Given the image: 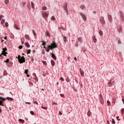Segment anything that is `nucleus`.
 Returning a JSON list of instances; mask_svg holds the SVG:
<instances>
[{"instance_id": "nucleus-1", "label": "nucleus", "mask_w": 124, "mask_h": 124, "mask_svg": "<svg viewBox=\"0 0 124 124\" xmlns=\"http://www.w3.org/2000/svg\"><path fill=\"white\" fill-rule=\"evenodd\" d=\"M57 48V44L55 43H53L51 45L47 46L46 49V52L48 53L49 51L50 50H53V49Z\"/></svg>"}, {"instance_id": "nucleus-2", "label": "nucleus", "mask_w": 124, "mask_h": 124, "mask_svg": "<svg viewBox=\"0 0 124 124\" xmlns=\"http://www.w3.org/2000/svg\"><path fill=\"white\" fill-rule=\"evenodd\" d=\"M18 60L19 62L20 63H23V62H26V59H25V57H24V56L21 57L20 55L18 56Z\"/></svg>"}, {"instance_id": "nucleus-3", "label": "nucleus", "mask_w": 124, "mask_h": 124, "mask_svg": "<svg viewBox=\"0 0 124 124\" xmlns=\"http://www.w3.org/2000/svg\"><path fill=\"white\" fill-rule=\"evenodd\" d=\"M5 100H6V99L3 97H0V105H1L2 106H4V105H3V101H4ZM1 108L0 107V113H1Z\"/></svg>"}, {"instance_id": "nucleus-4", "label": "nucleus", "mask_w": 124, "mask_h": 124, "mask_svg": "<svg viewBox=\"0 0 124 124\" xmlns=\"http://www.w3.org/2000/svg\"><path fill=\"white\" fill-rule=\"evenodd\" d=\"M79 14L84 21H87V16L83 13H80Z\"/></svg>"}, {"instance_id": "nucleus-5", "label": "nucleus", "mask_w": 124, "mask_h": 124, "mask_svg": "<svg viewBox=\"0 0 124 124\" xmlns=\"http://www.w3.org/2000/svg\"><path fill=\"white\" fill-rule=\"evenodd\" d=\"M100 22H101L102 25H105V20H104V17L101 16L100 18Z\"/></svg>"}, {"instance_id": "nucleus-6", "label": "nucleus", "mask_w": 124, "mask_h": 124, "mask_svg": "<svg viewBox=\"0 0 124 124\" xmlns=\"http://www.w3.org/2000/svg\"><path fill=\"white\" fill-rule=\"evenodd\" d=\"M42 16L43 18H47L48 16H49V15L47 14V13H42Z\"/></svg>"}, {"instance_id": "nucleus-7", "label": "nucleus", "mask_w": 124, "mask_h": 124, "mask_svg": "<svg viewBox=\"0 0 124 124\" xmlns=\"http://www.w3.org/2000/svg\"><path fill=\"white\" fill-rule=\"evenodd\" d=\"M108 17L109 22H110V23H112V16L111 15H108Z\"/></svg>"}, {"instance_id": "nucleus-8", "label": "nucleus", "mask_w": 124, "mask_h": 124, "mask_svg": "<svg viewBox=\"0 0 124 124\" xmlns=\"http://www.w3.org/2000/svg\"><path fill=\"white\" fill-rule=\"evenodd\" d=\"M79 71L80 72V74L82 77H84V71L83 70H82V69L80 68L79 69Z\"/></svg>"}, {"instance_id": "nucleus-9", "label": "nucleus", "mask_w": 124, "mask_h": 124, "mask_svg": "<svg viewBox=\"0 0 124 124\" xmlns=\"http://www.w3.org/2000/svg\"><path fill=\"white\" fill-rule=\"evenodd\" d=\"M63 41L65 43H66V42H67V37L66 36H63Z\"/></svg>"}, {"instance_id": "nucleus-10", "label": "nucleus", "mask_w": 124, "mask_h": 124, "mask_svg": "<svg viewBox=\"0 0 124 124\" xmlns=\"http://www.w3.org/2000/svg\"><path fill=\"white\" fill-rule=\"evenodd\" d=\"M51 58H53L54 60H57V57H56V55L53 53H51Z\"/></svg>"}, {"instance_id": "nucleus-11", "label": "nucleus", "mask_w": 124, "mask_h": 124, "mask_svg": "<svg viewBox=\"0 0 124 124\" xmlns=\"http://www.w3.org/2000/svg\"><path fill=\"white\" fill-rule=\"evenodd\" d=\"M79 8L81 9H82V10H84V9H85V8H86V7H85V5H81L79 6Z\"/></svg>"}, {"instance_id": "nucleus-12", "label": "nucleus", "mask_w": 124, "mask_h": 124, "mask_svg": "<svg viewBox=\"0 0 124 124\" xmlns=\"http://www.w3.org/2000/svg\"><path fill=\"white\" fill-rule=\"evenodd\" d=\"M93 41H94V43H96L97 40L96 39V38H95V35H94L93 37Z\"/></svg>"}, {"instance_id": "nucleus-13", "label": "nucleus", "mask_w": 124, "mask_h": 124, "mask_svg": "<svg viewBox=\"0 0 124 124\" xmlns=\"http://www.w3.org/2000/svg\"><path fill=\"white\" fill-rule=\"evenodd\" d=\"M35 75V78H34V79H35V82H38V78H37V77H36V74H34Z\"/></svg>"}, {"instance_id": "nucleus-14", "label": "nucleus", "mask_w": 124, "mask_h": 124, "mask_svg": "<svg viewBox=\"0 0 124 124\" xmlns=\"http://www.w3.org/2000/svg\"><path fill=\"white\" fill-rule=\"evenodd\" d=\"M82 37H79L78 39V42H80V43H82Z\"/></svg>"}, {"instance_id": "nucleus-15", "label": "nucleus", "mask_w": 124, "mask_h": 124, "mask_svg": "<svg viewBox=\"0 0 124 124\" xmlns=\"http://www.w3.org/2000/svg\"><path fill=\"white\" fill-rule=\"evenodd\" d=\"M1 55H3V56H5V57H6V55H7V52L2 51Z\"/></svg>"}, {"instance_id": "nucleus-16", "label": "nucleus", "mask_w": 124, "mask_h": 124, "mask_svg": "<svg viewBox=\"0 0 124 124\" xmlns=\"http://www.w3.org/2000/svg\"><path fill=\"white\" fill-rule=\"evenodd\" d=\"M113 83H115V81L112 82V80H110V81L108 83V87H110V86L113 85Z\"/></svg>"}, {"instance_id": "nucleus-17", "label": "nucleus", "mask_w": 124, "mask_h": 124, "mask_svg": "<svg viewBox=\"0 0 124 124\" xmlns=\"http://www.w3.org/2000/svg\"><path fill=\"white\" fill-rule=\"evenodd\" d=\"M6 99H8L9 101H13L14 100L13 98L9 97H7Z\"/></svg>"}, {"instance_id": "nucleus-18", "label": "nucleus", "mask_w": 124, "mask_h": 124, "mask_svg": "<svg viewBox=\"0 0 124 124\" xmlns=\"http://www.w3.org/2000/svg\"><path fill=\"white\" fill-rule=\"evenodd\" d=\"M25 46L26 47H27V48H30V47H31V46L30 45V44H29V43H25Z\"/></svg>"}, {"instance_id": "nucleus-19", "label": "nucleus", "mask_w": 124, "mask_h": 124, "mask_svg": "<svg viewBox=\"0 0 124 124\" xmlns=\"http://www.w3.org/2000/svg\"><path fill=\"white\" fill-rule=\"evenodd\" d=\"M46 36H48V37H50V33H49V31H46Z\"/></svg>"}, {"instance_id": "nucleus-20", "label": "nucleus", "mask_w": 124, "mask_h": 124, "mask_svg": "<svg viewBox=\"0 0 124 124\" xmlns=\"http://www.w3.org/2000/svg\"><path fill=\"white\" fill-rule=\"evenodd\" d=\"M31 6L33 9H34V3L31 2Z\"/></svg>"}, {"instance_id": "nucleus-21", "label": "nucleus", "mask_w": 124, "mask_h": 124, "mask_svg": "<svg viewBox=\"0 0 124 124\" xmlns=\"http://www.w3.org/2000/svg\"><path fill=\"white\" fill-rule=\"evenodd\" d=\"M99 34L100 35H101V36L103 35V31H101V30H99Z\"/></svg>"}, {"instance_id": "nucleus-22", "label": "nucleus", "mask_w": 124, "mask_h": 124, "mask_svg": "<svg viewBox=\"0 0 124 124\" xmlns=\"http://www.w3.org/2000/svg\"><path fill=\"white\" fill-rule=\"evenodd\" d=\"M87 115L89 117H91V116L92 115V112H91V111L89 110L88 112Z\"/></svg>"}, {"instance_id": "nucleus-23", "label": "nucleus", "mask_w": 124, "mask_h": 124, "mask_svg": "<svg viewBox=\"0 0 124 124\" xmlns=\"http://www.w3.org/2000/svg\"><path fill=\"white\" fill-rule=\"evenodd\" d=\"M64 10L65 12H67V4H66L65 7H64Z\"/></svg>"}, {"instance_id": "nucleus-24", "label": "nucleus", "mask_w": 124, "mask_h": 124, "mask_svg": "<svg viewBox=\"0 0 124 124\" xmlns=\"http://www.w3.org/2000/svg\"><path fill=\"white\" fill-rule=\"evenodd\" d=\"M18 121L22 124H24L25 123V121L22 119H19Z\"/></svg>"}, {"instance_id": "nucleus-25", "label": "nucleus", "mask_w": 124, "mask_h": 124, "mask_svg": "<svg viewBox=\"0 0 124 124\" xmlns=\"http://www.w3.org/2000/svg\"><path fill=\"white\" fill-rule=\"evenodd\" d=\"M4 2L5 4H8L9 3V0H5Z\"/></svg>"}, {"instance_id": "nucleus-26", "label": "nucleus", "mask_w": 124, "mask_h": 124, "mask_svg": "<svg viewBox=\"0 0 124 124\" xmlns=\"http://www.w3.org/2000/svg\"><path fill=\"white\" fill-rule=\"evenodd\" d=\"M31 49H28L27 51V54L29 55V54H31Z\"/></svg>"}, {"instance_id": "nucleus-27", "label": "nucleus", "mask_w": 124, "mask_h": 124, "mask_svg": "<svg viewBox=\"0 0 124 124\" xmlns=\"http://www.w3.org/2000/svg\"><path fill=\"white\" fill-rule=\"evenodd\" d=\"M14 28H15L16 29V30H20L19 27H18V26L17 25H16V24L14 25Z\"/></svg>"}, {"instance_id": "nucleus-28", "label": "nucleus", "mask_w": 124, "mask_h": 124, "mask_svg": "<svg viewBox=\"0 0 124 124\" xmlns=\"http://www.w3.org/2000/svg\"><path fill=\"white\" fill-rule=\"evenodd\" d=\"M51 62L52 66H54V65H55V62H54V61L53 60H51Z\"/></svg>"}, {"instance_id": "nucleus-29", "label": "nucleus", "mask_w": 124, "mask_h": 124, "mask_svg": "<svg viewBox=\"0 0 124 124\" xmlns=\"http://www.w3.org/2000/svg\"><path fill=\"white\" fill-rule=\"evenodd\" d=\"M5 22V19H2V20L1 21V24L2 25H3V24H4Z\"/></svg>"}, {"instance_id": "nucleus-30", "label": "nucleus", "mask_w": 124, "mask_h": 124, "mask_svg": "<svg viewBox=\"0 0 124 124\" xmlns=\"http://www.w3.org/2000/svg\"><path fill=\"white\" fill-rule=\"evenodd\" d=\"M25 37L27 38V39H30V36H29L28 34L25 35Z\"/></svg>"}, {"instance_id": "nucleus-31", "label": "nucleus", "mask_w": 124, "mask_h": 124, "mask_svg": "<svg viewBox=\"0 0 124 124\" xmlns=\"http://www.w3.org/2000/svg\"><path fill=\"white\" fill-rule=\"evenodd\" d=\"M100 102H101V104H104V101H103V98H102L100 100Z\"/></svg>"}, {"instance_id": "nucleus-32", "label": "nucleus", "mask_w": 124, "mask_h": 124, "mask_svg": "<svg viewBox=\"0 0 124 124\" xmlns=\"http://www.w3.org/2000/svg\"><path fill=\"white\" fill-rule=\"evenodd\" d=\"M107 104H108V105H111V102H110V101L108 100L107 101Z\"/></svg>"}, {"instance_id": "nucleus-33", "label": "nucleus", "mask_w": 124, "mask_h": 124, "mask_svg": "<svg viewBox=\"0 0 124 124\" xmlns=\"http://www.w3.org/2000/svg\"><path fill=\"white\" fill-rule=\"evenodd\" d=\"M46 9H47V7L44 6L42 7V10H46Z\"/></svg>"}, {"instance_id": "nucleus-34", "label": "nucleus", "mask_w": 124, "mask_h": 124, "mask_svg": "<svg viewBox=\"0 0 124 124\" xmlns=\"http://www.w3.org/2000/svg\"><path fill=\"white\" fill-rule=\"evenodd\" d=\"M112 124H116V122H115V120L114 119H112Z\"/></svg>"}, {"instance_id": "nucleus-35", "label": "nucleus", "mask_w": 124, "mask_h": 124, "mask_svg": "<svg viewBox=\"0 0 124 124\" xmlns=\"http://www.w3.org/2000/svg\"><path fill=\"white\" fill-rule=\"evenodd\" d=\"M6 51H7V48H6V47L3 48V51L2 52H5Z\"/></svg>"}, {"instance_id": "nucleus-36", "label": "nucleus", "mask_w": 124, "mask_h": 124, "mask_svg": "<svg viewBox=\"0 0 124 124\" xmlns=\"http://www.w3.org/2000/svg\"><path fill=\"white\" fill-rule=\"evenodd\" d=\"M42 45L44 46L46 44V42H43V41H42Z\"/></svg>"}, {"instance_id": "nucleus-37", "label": "nucleus", "mask_w": 124, "mask_h": 124, "mask_svg": "<svg viewBox=\"0 0 124 124\" xmlns=\"http://www.w3.org/2000/svg\"><path fill=\"white\" fill-rule=\"evenodd\" d=\"M55 16H52V17H51V20H52L53 21H54V20H55Z\"/></svg>"}, {"instance_id": "nucleus-38", "label": "nucleus", "mask_w": 124, "mask_h": 124, "mask_svg": "<svg viewBox=\"0 0 124 124\" xmlns=\"http://www.w3.org/2000/svg\"><path fill=\"white\" fill-rule=\"evenodd\" d=\"M41 108H42L43 109H45V110H47V107H44L43 106L41 107Z\"/></svg>"}, {"instance_id": "nucleus-39", "label": "nucleus", "mask_w": 124, "mask_h": 124, "mask_svg": "<svg viewBox=\"0 0 124 124\" xmlns=\"http://www.w3.org/2000/svg\"><path fill=\"white\" fill-rule=\"evenodd\" d=\"M60 80L62 81H64V79H63V78H62V77H61Z\"/></svg>"}, {"instance_id": "nucleus-40", "label": "nucleus", "mask_w": 124, "mask_h": 124, "mask_svg": "<svg viewBox=\"0 0 124 124\" xmlns=\"http://www.w3.org/2000/svg\"><path fill=\"white\" fill-rule=\"evenodd\" d=\"M2 17H4V16L2 15L0 16V21H1V19H2Z\"/></svg>"}, {"instance_id": "nucleus-41", "label": "nucleus", "mask_w": 124, "mask_h": 124, "mask_svg": "<svg viewBox=\"0 0 124 124\" xmlns=\"http://www.w3.org/2000/svg\"><path fill=\"white\" fill-rule=\"evenodd\" d=\"M5 27H8V23L5 22Z\"/></svg>"}, {"instance_id": "nucleus-42", "label": "nucleus", "mask_w": 124, "mask_h": 124, "mask_svg": "<svg viewBox=\"0 0 124 124\" xmlns=\"http://www.w3.org/2000/svg\"><path fill=\"white\" fill-rule=\"evenodd\" d=\"M32 31L33 34H34V35H36V33H35V32L34 31V30H32Z\"/></svg>"}, {"instance_id": "nucleus-43", "label": "nucleus", "mask_w": 124, "mask_h": 124, "mask_svg": "<svg viewBox=\"0 0 124 124\" xmlns=\"http://www.w3.org/2000/svg\"><path fill=\"white\" fill-rule=\"evenodd\" d=\"M4 62H9V59H7L6 61H4Z\"/></svg>"}, {"instance_id": "nucleus-44", "label": "nucleus", "mask_w": 124, "mask_h": 124, "mask_svg": "<svg viewBox=\"0 0 124 124\" xmlns=\"http://www.w3.org/2000/svg\"><path fill=\"white\" fill-rule=\"evenodd\" d=\"M30 113H31V115H34V113L33 111H31Z\"/></svg>"}, {"instance_id": "nucleus-45", "label": "nucleus", "mask_w": 124, "mask_h": 124, "mask_svg": "<svg viewBox=\"0 0 124 124\" xmlns=\"http://www.w3.org/2000/svg\"><path fill=\"white\" fill-rule=\"evenodd\" d=\"M28 70H25V74H28Z\"/></svg>"}, {"instance_id": "nucleus-46", "label": "nucleus", "mask_w": 124, "mask_h": 124, "mask_svg": "<svg viewBox=\"0 0 124 124\" xmlns=\"http://www.w3.org/2000/svg\"><path fill=\"white\" fill-rule=\"evenodd\" d=\"M121 18L122 19V21H123V22H124V16H121Z\"/></svg>"}, {"instance_id": "nucleus-47", "label": "nucleus", "mask_w": 124, "mask_h": 124, "mask_svg": "<svg viewBox=\"0 0 124 124\" xmlns=\"http://www.w3.org/2000/svg\"><path fill=\"white\" fill-rule=\"evenodd\" d=\"M60 96H61L62 97H64V94H60Z\"/></svg>"}, {"instance_id": "nucleus-48", "label": "nucleus", "mask_w": 124, "mask_h": 124, "mask_svg": "<svg viewBox=\"0 0 124 124\" xmlns=\"http://www.w3.org/2000/svg\"><path fill=\"white\" fill-rule=\"evenodd\" d=\"M19 49H23V46H19Z\"/></svg>"}, {"instance_id": "nucleus-49", "label": "nucleus", "mask_w": 124, "mask_h": 124, "mask_svg": "<svg viewBox=\"0 0 124 124\" xmlns=\"http://www.w3.org/2000/svg\"><path fill=\"white\" fill-rule=\"evenodd\" d=\"M34 103L35 104H37V105L38 104V103H37V101H35L34 102Z\"/></svg>"}, {"instance_id": "nucleus-50", "label": "nucleus", "mask_w": 124, "mask_h": 124, "mask_svg": "<svg viewBox=\"0 0 124 124\" xmlns=\"http://www.w3.org/2000/svg\"><path fill=\"white\" fill-rule=\"evenodd\" d=\"M26 3H26V2L22 3V4H23V6H25V5Z\"/></svg>"}, {"instance_id": "nucleus-51", "label": "nucleus", "mask_w": 124, "mask_h": 124, "mask_svg": "<svg viewBox=\"0 0 124 124\" xmlns=\"http://www.w3.org/2000/svg\"><path fill=\"white\" fill-rule=\"evenodd\" d=\"M0 59H3V57H2V55H0Z\"/></svg>"}, {"instance_id": "nucleus-52", "label": "nucleus", "mask_w": 124, "mask_h": 124, "mask_svg": "<svg viewBox=\"0 0 124 124\" xmlns=\"http://www.w3.org/2000/svg\"><path fill=\"white\" fill-rule=\"evenodd\" d=\"M116 118H117V119L118 120V121H120V119H119L120 117L119 116H117Z\"/></svg>"}, {"instance_id": "nucleus-53", "label": "nucleus", "mask_w": 124, "mask_h": 124, "mask_svg": "<svg viewBox=\"0 0 124 124\" xmlns=\"http://www.w3.org/2000/svg\"><path fill=\"white\" fill-rule=\"evenodd\" d=\"M59 115H62V112H61V111H59Z\"/></svg>"}, {"instance_id": "nucleus-54", "label": "nucleus", "mask_w": 124, "mask_h": 124, "mask_svg": "<svg viewBox=\"0 0 124 124\" xmlns=\"http://www.w3.org/2000/svg\"><path fill=\"white\" fill-rule=\"evenodd\" d=\"M43 62L44 64H46V61H43Z\"/></svg>"}, {"instance_id": "nucleus-55", "label": "nucleus", "mask_w": 124, "mask_h": 124, "mask_svg": "<svg viewBox=\"0 0 124 124\" xmlns=\"http://www.w3.org/2000/svg\"><path fill=\"white\" fill-rule=\"evenodd\" d=\"M26 104H31L30 102H25Z\"/></svg>"}, {"instance_id": "nucleus-56", "label": "nucleus", "mask_w": 124, "mask_h": 124, "mask_svg": "<svg viewBox=\"0 0 124 124\" xmlns=\"http://www.w3.org/2000/svg\"><path fill=\"white\" fill-rule=\"evenodd\" d=\"M107 124H110V121H107Z\"/></svg>"}, {"instance_id": "nucleus-57", "label": "nucleus", "mask_w": 124, "mask_h": 124, "mask_svg": "<svg viewBox=\"0 0 124 124\" xmlns=\"http://www.w3.org/2000/svg\"><path fill=\"white\" fill-rule=\"evenodd\" d=\"M4 38L6 40H7V36L4 37Z\"/></svg>"}, {"instance_id": "nucleus-58", "label": "nucleus", "mask_w": 124, "mask_h": 124, "mask_svg": "<svg viewBox=\"0 0 124 124\" xmlns=\"http://www.w3.org/2000/svg\"><path fill=\"white\" fill-rule=\"evenodd\" d=\"M74 60H75V61H77V58L76 57H75V58H74Z\"/></svg>"}, {"instance_id": "nucleus-59", "label": "nucleus", "mask_w": 124, "mask_h": 124, "mask_svg": "<svg viewBox=\"0 0 124 124\" xmlns=\"http://www.w3.org/2000/svg\"><path fill=\"white\" fill-rule=\"evenodd\" d=\"M32 52H33V54H34V53H35V50H33L32 51Z\"/></svg>"}, {"instance_id": "nucleus-60", "label": "nucleus", "mask_w": 124, "mask_h": 124, "mask_svg": "<svg viewBox=\"0 0 124 124\" xmlns=\"http://www.w3.org/2000/svg\"><path fill=\"white\" fill-rule=\"evenodd\" d=\"M122 101L123 102V103L124 104V98H122Z\"/></svg>"}, {"instance_id": "nucleus-61", "label": "nucleus", "mask_w": 124, "mask_h": 124, "mask_svg": "<svg viewBox=\"0 0 124 124\" xmlns=\"http://www.w3.org/2000/svg\"><path fill=\"white\" fill-rule=\"evenodd\" d=\"M27 77H30V75H28V74H27Z\"/></svg>"}, {"instance_id": "nucleus-62", "label": "nucleus", "mask_w": 124, "mask_h": 124, "mask_svg": "<svg viewBox=\"0 0 124 124\" xmlns=\"http://www.w3.org/2000/svg\"><path fill=\"white\" fill-rule=\"evenodd\" d=\"M93 13H94V14H95L96 13V11H93Z\"/></svg>"}, {"instance_id": "nucleus-63", "label": "nucleus", "mask_w": 124, "mask_h": 124, "mask_svg": "<svg viewBox=\"0 0 124 124\" xmlns=\"http://www.w3.org/2000/svg\"><path fill=\"white\" fill-rule=\"evenodd\" d=\"M21 42H22V44H24V41H21Z\"/></svg>"}, {"instance_id": "nucleus-64", "label": "nucleus", "mask_w": 124, "mask_h": 124, "mask_svg": "<svg viewBox=\"0 0 124 124\" xmlns=\"http://www.w3.org/2000/svg\"><path fill=\"white\" fill-rule=\"evenodd\" d=\"M121 111H124V108H122V109H121Z\"/></svg>"}]
</instances>
